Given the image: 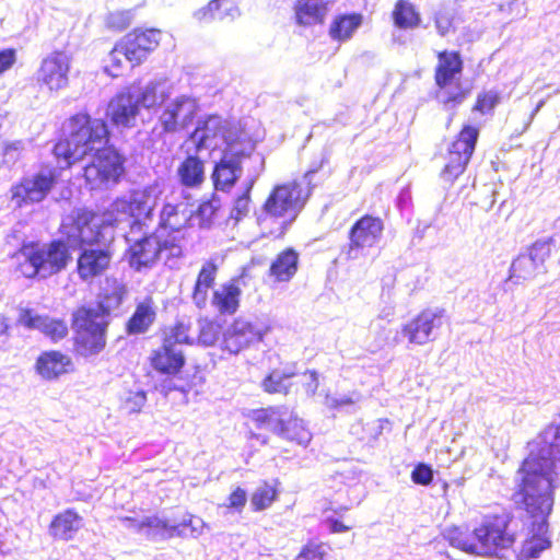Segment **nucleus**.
I'll list each match as a JSON object with an SVG mask.
<instances>
[{"label": "nucleus", "instance_id": "79ce46f5", "mask_svg": "<svg viewBox=\"0 0 560 560\" xmlns=\"http://www.w3.org/2000/svg\"><path fill=\"white\" fill-rule=\"evenodd\" d=\"M393 20L399 28H413L420 23V15L415 5L407 0H399L393 11Z\"/></svg>", "mask_w": 560, "mask_h": 560}, {"label": "nucleus", "instance_id": "4be33fe9", "mask_svg": "<svg viewBox=\"0 0 560 560\" xmlns=\"http://www.w3.org/2000/svg\"><path fill=\"white\" fill-rule=\"evenodd\" d=\"M253 152H231L221 153L220 162L215 164L212 173L214 187L219 190L230 189L242 174V161L250 156Z\"/></svg>", "mask_w": 560, "mask_h": 560}, {"label": "nucleus", "instance_id": "a18cd8bd", "mask_svg": "<svg viewBox=\"0 0 560 560\" xmlns=\"http://www.w3.org/2000/svg\"><path fill=\"white\" fill-rule=\"evenodd\" d=\"M198 342L205 347H212L222 338L221 325L209 318L198 320Z\"/></svg>", "mask_w": 560, "mask_h": 560}, {"label": "nucleus", "instance_id": "4468645a", "mask_svg": "<svg viewBox=\"0 0 560 560\" xmlns=\"http://www.w3.org/2000/svg\"><path fill=\"white\" fill-rule=\"evenodd\" d=\"M72 57L69 52L57 50L47 55L37 71V81L49 92L57 93L69 84Z\"/></svg>", "mask_w": 560, "mask_h": 560}, {"label": "nucleus", "instance_id": "ea45409f", "mask_svg": "<svg viewBox=\"0 0 560 560\" xmlns=\"http://www.w3.org/2000/svg\"><path fill=\"white\" fill-rule=\"evenodd\" d=\"M178 175L185 186H197L205 179L203 163L196 156H188L178 167Z\"/></svg>", "mask_w": 560, "mask_h": 560}, {"label": "nucleus", "instance_id": "f3484780", "mask_svg": "<svg viewBox=\"0 0 560 560\" xmlns=\"http://www.w3.org/2000/svg\"><path fill=\"white\" fill-rule=\"evenodd\" d=\"M478 139V129L466 126L458 138L452 143L448 161L442 172L445 180L453 182L458 177L468 164Z\"/></svg>", "mask_w": 560, "mask_h": 560}, {"label": "nucleus", "instance_id": "c9c22d12", "mask_svg": "<svg viewBox=\"0 0 560 560\" xmlns=\"http://www.w3.org/2000/svg\"><path fill=\"white\" fill-rule=\"evenodd\" d=\"M217 277V266L213 262H206L197 277L192 292V301L199 308H203L208 301V291L213 285Z\"/></svg>", "mask_w": 560, "mask_h": 560}, {"label": "nucleus", "instance_id": "a211bd4d", "mask_svg": "<svg viewBox=\"0 0 560 560\" xmlns=\"http://www.w3.org/2000/svg\"><path fill=\"white\" fill-rule=\"evenodd\" d=\"M198 103L187 95H179L166 102L160 115V122L166 132H177L187 128L198 113Z\"/></svg>", "mask_w": 560, "mask_h": 560}, {"label": "nucleus", "instance_id": "c85d7f7f", "mask_svg": "<svg viewBox=\"0 0 560 560\" xmlns=\"http://www.w3.org/2000/svg\"><path fill=\"white\" fill-rule=\"evenodd\" d=\"M172 91V84L167 80L160 79L145 84L136 96L141 107L150 109L168 102Z\"/></svg>", "mask_w": 560, "mask_h": 560}, {"label": "nucleus", "instance_id": "864d4df0", "mask_svg": "<svg viewBox=\"0 0 560 560\" xmlns=\"http://www.w3.org/2000/svg\"><path fill=\"white\" fill-rule=\"evenodd\" d=\"M171 340V345L175 343H192L194 338L188 335V326L184 323H178L174 326L171 335L165 339Z\"/></svg>", "mask_w": 560, "mask_h": 560}, {"label": "nucleus", "instance_id": "f8f14e48", "mask_svg": "<svg viewBox=\"0 0 560 560\" xmlns=\"http://www.w3.org/2000/svg\"><path fill=\"white\" fill-rule=\"evenodd\" d=\"M56 175L51 168L23 177L11 189V202L16 208H24L43 201L55 184Z\"/></svg>", "mask_w": 560, "mask_h": 560}, {"label": "nucleus", "instance_id": "473e14b6", "mask_svg": "<svg viewBox=\"0 0 560 560\" xmlns=\"http://www.w3.org/2000/svg\"><path fill=\"white\" fill-rule=\"evenodd\" d=\"M241 289L230 282L222 284L213 292L212 305L221 314H233L240 305Z\"/></svg>", "mask_w": 560, "mask_h": 560}, {"label": "nucleus", "instance_id": "aec40b11", "mask_svg": "<svg viewBox=\"0 0 560 560\" xmlns=\"http://www.w3.org/2000/svg\"><path fill=\"white\" fill-rule=\"evenodd\" d=\"M162 32L160 30H136L125 35L120 43L129 57L130 67L143 62L148 56L160 45Z\"/></svg>", "mask_w": 560, "mask_h": 560}, {"label": "nucleus", "instance_id": "393cba45", "mask_svg": "<svg viewBox=\"0 0 560 560\" xmlns=\"http://www.w3.org/2000/svg\"><path fill=\"white\" fill-rule=\"evenodd\" d=\"M70 357L59 351L43 352L36 360V373L46 381H52L72 370Z\"/></svg>", "mask_w": 560, "mask_h": 560}, {"label": "nucleus", "instance_id": "f704fd0d", "mask_svg": "<svg viewBox=\"0 0 560 560\" xmlns=\"http://www.w3.org/2000/svg\"><path fill=\"white\" fill-rule=\"evenodd\" d=\"M327 12L322 0H298L295 19L300 25L310 26L323 22Z\"/></svg>", "mask_w": 560, "mask_h": 560}, {"label": "nucleus", "instance_id": "6e6552de", "mask_svg": "<svg viewBox=\"0 0 560 560\" xmlns=\"http://www.w3.org/2000/svg\"><path fill=\"white\" fill-rule=\"evenodd\" d=\"M16 271L25 278L50 277L63 268L70 260L66 244L55 241L49 244H24L13 256Z\"/></svg>", "mask_w": 560, "mask_h": 560}, {"label": "nucleus", "instance_id": "423d86ee", "mask_svg": "<svg viewBox=\"0 0 560 560\" xmlns=\"http://www.w3.org/2000/svg\"><path fill=\"white\" fill-rule=\"evenodd\" d=\"M306 173L300 179L276 185L264 202L257 222L260 230L271 236H282L295 221L311 195V177Z\"/></svg>", "mask_w": 560, "mask_h": 560}, {"label": "nucleus", "instance_id": "13d9d810", "mask_svg": "<svg viewBox=\"0 0 560 560\" xmlns=\"http://www.w3.org/2000/svg\"><path fill=\"white\" fill-rule=\"evenodd\" d=\"M15 62V51L13 49L0 50V74L9 70Z\"/></svg>", "mask_w": 560, "mask_h": 560}, {"label": "nucleus", "instance_id": "ddd939ff", "mask_svg": "<svg viewBox=\"0 0 560 560\" xmlns=\"http://www.w3.org/2000/svg\"><path fill=\"white\" fill-rule=\"evenodd\" d=\"M269 328L258 322L244 317L235 318L223 330L221 349L231 354H237L254 343L260 342Z\"/></svg>", "mask_w": 560, "mask_h": 560}, {"label": "nucleus", "instance_id": "0e129e2a", "mask_svg": "<svg viewBox=\"0 0 560 560\" xmlns=\"http://www.w3.org/2000/svg\"><path fill=\"white\" fill-rule=\"evenodd\" d=\"M21 147H22V142H20V141L13 142L5 148V154H9L10 151H12V150L18 151L21 149Z\"/></svg>", "mask_w": 560, "mask_h": 560}, {"label": "nucleus", "instance_id": "6ab92c4d", "mask_svg": "<svg viewBox=\"0 0 560 560\" xmlns=\"http://www.w3.org/2000/svg\"><path fill=\"white\" fill-rule=\"evenodd\" d=\"M383 221L380 218L365 215L350 231V246L347 252L349 259H358L361 250L371 248L380 242L383 233Z\"/></svg>", "mask_w": 560, "mask_h": 560}, {"label": "nucleus", "instance_id": "09e8293b", "mask_svg": "<svg viewBox=\"0 0 560 560\" xmlns=\"http://www.w3.org/2000/svg\"><path fill=\"white\" fill-rule=\"evenodd\" d=\"M253 180L247 185L245 191L240 195L233 202L230 217L231 219L237 221H241L243 218H245L250 210V189L253 187Z\"/></svg>", "mask_w": 560, "mask_h": 560}, {"label": "nucleus", "instance_id": "9b49d317", "mask_svg": "<svg viewBox=\"0 0 560 560\" xmlns=\"http://www.w3.org/2000/svg\"><path fill=\"white\" fill-rule=\"evenodd\" d=\"M287 416L288 411L285 408L271 407L252 411L250 419L258 429H267L287 440L306 446L311 442L312 434L305 427L304 421L302 419H291L290 423L299 429L298 433H293L290 427H284Z\"/></svg>", "mask_w": 560, "mask_h": 560}, {"label": "nucleus", "instance_id": "de8ad7c7", "mask_svg": "<svg viewBox=\"0 0 560 560\" xmlns=\"http://www.w3.org/2000/svg\"><path fill=\"white\" fill-rule=\"evenodd\" d=\"M173 525L179 526V529L183 530L180 536L189 535L194 538H197L200 535H202L207 527L202 518L190 514L185 515L179 523Z\"/></svg>", "mask_w": 560, "mask_h": 560}, {"label": "nucleus", "instance_id": "1a4fd4ad", "mask_svg": "<svg viewBox=\"0 0 560 560\" xmlns=\"http://www.w3.org/2000/svg\"><path fill=\"white\" fill-rule=\"evenodd\" d=\"M463 61L458 52L443 51L439 54L435 70V82L439 88L436 97L447 109L460 104L469 94L462 84Z\"/></svg>", "mask_w": 560, "mask_h": 560}, {"label": "nucleus", "instance_id": "2f4dec72", "mask_svg": "<svg viewBox=\"0 0 560 560\" xmlns=\"http://www.w3.org/2000/svg\"><path fill=\"white\" fill-rule=\"evenodd\" d=\"M125 294L126 288L121 282L107 279L106 284L100 294L97 305L92 308L104 314L105 319H107V316L120 306Z\"/></svg>", "mask_w": 560, "mask_h": 560}, {"label": "nucleus", "instance_id": "69168bd1", "mask_svg": "<svg viewBox=\"0 0 560 560\" xmlns=\"http://www.w3.org/2000/svg\"><path fill=\"white\" fill-rule=\"evenodd\" d=\"M291 419H298V418H296V417H293L292 415H289V413H288V416H287V421H285V423H284V427H290V428H291V431H292L293 433H298V432H299V429H298V428H294V427L290 423Z\"/></svg>", "mask_w": 560, "mask_h": 560}, {"label": "nucleus", "instance_id": "4c0bfd02", "mask_svg": "<svg viewBox=\"0 0 560 560\" xmlns=\"http://www.w3.org/2000/svg\"><path fill=\"white\" fill-rule=\"evenodd\" d=\"M298 270V254L293 249H287L278 255L270 267L271 276L278 281L290 280Z\"/></svg>", "mask_w": 560, "mask_h": 560}, {"label": "nucleus", "instance_id": "5701e85b", "mask_svg": "<svg viewBox=\"0 0 560 560\" xmlns=\"http://www.w3.org/2000/svg\"><path fill=\"white\" fill-rule=\"evenodd\" d=\"M18 323L28 329H37L52 340H59L67 335L68 328L62 320L38 315L28 307H19Z\"/></svg>", "mask_w": 560, "mask_h": 560}, {"label": "nucleus", "instance_id": "f257e3e1", "mask_svg": "<svg viewBox=\"0 0 560 560\" xmlns=\"http://www.w3.org/2000/svg\"><path fill=\"white\" fill-rule=\"evenodd\" d=\"M164 192L163 185L154 183L143 189L131 190L118 197L103 213L77 210L63 219L62 233L75 244H96L102 248L84 249L78 259V273L84 281L101 276L110 264L112 254L106 245L114 240L116 228L126 224L131 232L151 218Z\"/></svg>", "mask_w": 560, "mask_h": 560}, {"label": "nucleus", "instance_id": "dca6fc26", "mask_svg": "<svg viewBox=\"0 0 560 560\" xmlns=\"http://www.w3.org/2000/svg\"><path fill=\"white\" fill-rule=\"evenodd\" d=\"M444 311L441 308H427L402 326L400 335L407 338L409 343L423 346L436 338L438 330L442 327Z\"/></svg>", "mask_w": 560, "mask_h": 560}, {"label": "nucleus", "instance_id": "37998d69", "mask_svg": "<svg viewBox=\"0 0 560 560\" xmlns=\"http://www.w3.org/2000/svg\"><path fill=\"white\" fill-rule=\"evenodd\" d=\"M171 203L175 207H184L185 211L188 213L187 223L189 221H197L200 226L209 225L212 222L217 210L219 209V201L214 199L201 202L194 213L188 209V206L185 202L176 205L173 202Z\"/></svg>", "mask_w": 560, "mask_h": 560}, {"label": "nucleus", "instance_id": "a878e982", "mask_svg": "<svg viewBox=\"0 0 560 560\" xmlns=\"http://www.w3.org/2000/svg\"><path fill=\"white\" fill-rule=\"evenodd\" d=\"M151 363L161 373L175 374L184 365V355L179 349L171 345V340H165L164 345L154 351Z\"/></svg>", "mask_w": 560, "mask_h": 560}, {"label": "nucleus", "instance_id": "a19ab883", "mask_svg": "<svg viewBox=\"0 0 560 560\" xmlns=\"http://www.w3.org/2000/svg\"><path fill=\"white\" fill-rule=\"evenodd\" d=\"M154 317L155 312L153 310L151 301H144L140 303L137 306L132 317L128 322V331L130 334L144 332L153 323Z\"/></svg>", "mask_w": 560, "mask_h": 560}, {"label": "nucleus", "instance_id": "72a5a7b5", "mask_svg": "<svg viewBox=\"0 0 560 560\" xmlns=\"http://www.w3.org/2000/svg\"><path fill=\"white\" fill-rule=\"evenodd\" d=\"M526 511L533 516V517H537L539 518V522H538V534L536 535H533L532 538L527 539L524 544H523V547H522V556L527 558V559H532V558H537L539 557V555L548 549L550 547V541L549 539L545 536L546 532H547V524H546V518L547 516L551 513V511L544 515V514H538V513H532L529 512L527 509Z\"/></svg>", "mask_w": 560, "mask_h": 560}, {"label": "nucleus", "instance_id": "603ef678", "mask_svg": "<svg viewBox=\"0 0 560 560\" xmlns=\"http://www.w3.org/2000/svg\"><path fill=\"white\" fill-rule=\"evenodd\" d=\"M130 23V14L126 11L112 12L106 18V25L109 28L121 31Z\"/></svg>", "mask_w": 560, "mask_h": 560}, {"label": "nucleus", "instance_id": "7c9ffc66", "mask_svg": "<svg viewBox=\"0 0 560 560\" xmlns=\"http://www.w3.org/2000/svg\"><path fill=\"white\" fill-rule=\"evenodd\" d=\"M82 527V517L73 510H66L57 514L49 526V533L55 538L70 540Z\"/></svg>", "mask_w": 560, "mask_h": 560}, {"label": "nucleus", "instance_id": "8fccbe9b", "mask_svg": "<svg viewBox=\"0 0 560 560\" xmlns=\"http://www.w3.org/2000/svg\"><path fill=\"white\" fill-rule=\"evenodd\" d=\"M147 402V395L143 390L130 392L122 401V409L127 413H138Z\"/></svg>", "mask_w": 560, "mask_h": 560}, {"label": "nucleus", "instance_id": "3c124183", "mask_svg": "<svg viewBox=\"0 0 560 560\" xmlns=\"http://www.w3.org/2000/svg\"><path fill=\"white\" fill-rule=\"evenodd\" d=\"M247 502V493L244 489L237 487L228 497L226 502L222 505L226 509L241 513Z\"/></svg>", "mask_w": 560, "mask_h": 560}, {"label": "nucleus", "instance_id": "e2e57ef3", "mask_svg": "<svg viewBox=\"0 0 560 560\" xmlns=\"http://www.w3.org/2000/svg\"><path fill=\"white\" fill-rule=\"evenodd\" d=\"M435 24H436V28H438L439 33L442 36H445L448 33L451 23L447 19L438 18L435 20Z\"/></svg>", "mask_w": 560, "mask_h": 560}, {"label": "nucleus", "instance_id": "c03bdc74", "mask_svg": "<svg viewBox=\"0 0 560 560\" xmlns=\"http://www.w3.org/2000/svg\"><path fill=\"white\" fill-rule=\"evenodd\" d=\"M277 482H264L259 485L250 497V506L253 511L259 512L268 509L277 500Z\"/></svg>", "mask_w": 560, "mask_h": 560}, {"label": "nucleus", "instance_id": "cd10ccee", "mask_svg": "<svg viewBox=\"0 0 560 560\" xmlns=\"http://www.w3.org/2000/svg\"><path fill=\"white\" fill-rule=\"evenodd\" d=\"M364 16L361 13L350 12L336 15L329 26V36L337 42L350 40L362 26Z\"/></svg>", "mask_w": 560, "mask_h": 560}, {"label": "nucleus", "instance_id": "338daca9", "mask_svg": "<svg viewBox=\"0 0 560 560\" xmlns=\"http://www.w3.org/2000/svg\"><path fill=\"white\" fill-rule=\"evenodd\" d=\"M544 105H545V101H544V100H542V101H540V102L537 104L536 108L534 109V112H533V113H532V115H530L529 121H532V120L534 119L535 115L540 110V108H541Z\"/></svg>", "mask_w": 560, "mask_h": 560}, {"label": "nucleus", "instance_id": "4d7b16f0", "mask_svg": "<svg viewBox=\"0 0 560 560\" xmlns=\"http://www.w3.org/2000/svg\"><path fill=\"white\" fill-rule=\"evenodd\" d=\"M411 477L413 482L425 486L432 481L433 471L429 466L420 464L413 469Z\"/></svg>", "mask_w": 560, "mask_h": 560}, {"label": "nucleus", "instance_id": "052dcab7", "mask_svg": "<svg viewBox=\"0 0 560 560\" xmlns=\"http://www.w3.org/2000/svg\"><path fill=\"white\" fill-rule=\"evenodd\" d=\"M304 377V384H305V389H306V393L308 395H314L317 390V387H318V376H317V373L312 371V372H308V373H305L303 375Z\"/></svg>", "mask_w": 560, "mask_h": 560}, {"label": "nucleus", "instance_id": "0eeeda50", "mask_svg": "<svg viewBox=\"0 0 560 560\" xmlns=\"http://www.w3.org/2000/svg\"><path fill=\"white\" fill-rule=\"evenodd\" d=\"M257 139L246 130V125L231 121L218 115L198 120L197 127L186 140L187 150L210 152H253Z\"/></svg>", "mask_w": 560, "mask_h": 560}, {"label": "nucleus", "instance_id": "39448f33", "mask_svg": "<svg viewBox=\"0 0 560 560\" xmlns=\"http://www.w3.org/2000/svg\"><path fill=\"white\" fill-rule=\"evenodd\" d=\"M188 213L184 207L165 202L155 232L143 238L126 236L130 246L127 252L129 264L136 270L151 267L160 257L170 259L182 255L180 230L186 226Z\"/></svg>", "mask_w": 560, "mask_h": 560}, {"label": "nucleus", "instance_id": "58836bf2", "mask_svg": "<svg viewBox=\"0 0 560 560\" xmlns=\"http://www.w3.org/2000/svg\"><path fill=\"white\" fill-rule=\"evenodd\" d=\"M103 63L104 72L112 78L121 75L128 69V66L130 65L129 57L120 40L110 50Z\"/></svg>", "mask_w": 560, "mask_h": 560}, {"label": "nucleus", "instance_id": "bf43d9fd", "mask_svg": "<svg viewBox=\"0 0 560 560\" xmlns=\"http://www.w3.org/2000/svg\"><path fill=\"white\" fill-rule=\"evenodd\" d=\"M326 524L331 533H345L353 527V524H345L342 521L327 516Z\"/></svg>", "mask_w": 560, "mask_h": 560}, {"label": "nucleus", "instance_id": "9d476101", "mask_svg": "<svg viewBox=\"0 0 560 560\" xmlns=\"http://www.w3.org/2000/svg\"><path fill=\"white\" fill-rule=\"evenodd\" d=\"M107 324L104 314L97 310L79 308L73 316L77 351L84 357L102 351L106 343L105 330Z\"/></svg>", "mask_w": 560, "mask_h": 560}, {"label": "nucleus", "instance_id": "b1692460", "mask_svg": "<svg viewBox=\"0 0 560 560\" xmlns=\"http://www.w3.org/2000/svg\"><path fill=\"white\" fill-rule=\"evenodd\" d=\"M139 102L130 91L117 94L108 104L107 116L116 126L131 127L139 114Z\"/></svg>", "mask_w": 560, "mask_h": 560}, {"label": "nucleus", "instance_id": "2eb2a0df", "mask_svg": "<svg viewBox=\"0 0 560 560\" xmlns=\"http://www.w3.org/2000/svg\"><path fill=\"white\" fill-rule=\"evenodd\" d=\"M551 238L535 242L527 253L520 254L510 267L509 280L514 283L534 278L551 254Z\"/></svg>", "mask_w": 560, "mask_h": 560}, {"label": "nucleus", "instance_id": "680f3d73", "mask_svg": "<svg viewBox=\"0 0 560 560\" xmlns=\"http://www.w3.org/2000/svg\"><path fill=\"white\" fill-rule=\"evenodd\" d=\"M9 328V318L0 314V345H3L8 340Z\"/></svg>", "mask_w": 560, "mask_h": 560}, {"label": "nucleus", "instance_id": "6e6d98bb", "mask_svg": "<svg viewBox=\"0 0 560 560\" xmlns=\"http://www.w3.org/2000/svg\"><path fill=\"white\" fill-rule=\"evenodd\" d=\"M499 96L495 92H485L480 94L477 98V103L474 109L479 110L481 113H486L491 110L495 104L498 103Z\"/></svg>", "mask_w": 560, "mask_h": 560}, {"label": "nucleus", "instance_id": "f03ea898", "mask_svg": "<svg viewBox=\"0 0 560 560\" xmlns=\"http://www.w3.org/2000/svg\"><path fill=\"white\" fill-rule=\"evenodd\" d=\"M66 138L54 148L57 159H62L68 167L85 155L93 154L92 162L84 167V177L92 189L117 183L124 172L120 155L107 147V127L101 119H92L86 114H78L66 124Z\"/></svg>", "mask_w": 560, "mask_h": 560}, {"label": "nucleus", "instance_id": "bb28decb", "mask_svg": "<svg viewBox=\"0 0 560 560\" xmlns=\"http://www.w3.org/2000/svg\"><path fill=\"white\" fill-rule=\"evenodd\" d=\"M236 16H238V9L231 0H211L192 14V18L201 24L217 20H234Z\"/></svg>", "mask_w": 560, "mask_h": 560}, {"label": "nucleus", "instance_id": "412c9836", "mask_svg": "<svg viewBox=\"0 0 560 560\" xmlns=\"http://www.w3.org/2000/svg\"><path fill=\"white\" fill-rule=\"evenodd\" d=\"M120 522L124 527L141 533L151 539H166L183 533L179 526H174L167 520L156 515L144 516L140 520L122 517Z\"/></svg>", "mask_w": 560, "mask_h": 560}, {"label": "nucleus", "instance_id": "49530a36", "mask_svg": "<svg viewBox=\"0 0 560 560\" xmlns=\"http://www.w3.org/2000/svg\"><path fill=\"white\" fill-rule=\"evenodd\" d=\"M329 547L323 542L310 541L302 547L294 560H326Z\"/></svg>", "mask_w": 560, "mask_h": 560}, {"label": "nucleus", "instance_id": "5fc2aeb1", "mask_svg": "<svg viewBox=\"0 0 560 560\" xmlns=\"http://www.w3.org/2000/svg\"><path fill=\"white\" fill-rule=\"evenodd\" d=\"M354 402L353 398L348 395H329L327 394L324 399V405L328 409L339 410L348 407Z\"/></svg>", "mask_w": 560, "mask_h": 560}, {"label": "nucleus", "instance_id": "7ed1b4c3", "mask_svg": "<svg viewBox=\"0 0 560 560\" xmlns=\"http://www.w3.org/2000/svg\"><path fill=\"white\" fill-rule=\"evenodd\" d=\"M560 475V423L548 427L529 444V455L517 472L518 495L532 513L548 514Z\"/></svg>", "mask_w": 560, "mask_h": 560}, {"label": "nucleus", "instance_id": "c756f323", "mask_svg": "<svg viewBox=\"0 0 560 560\" xmlns=\"http://www.w3.org/2000/svg\"><path fill=\"white\" fill-rule=\"evenodd\" d=\"M296 376V368L293 364H284L273 369L261 382V387L269 394L287 395Z\"/></svg>", "mask_w": 560, "mask_h": 560}, {"label": "nucleus", "instance_id": "20e7f679", "mask_svg": "<svg viewBox=\"0 0 560 560\" xmlns=\"http://www.w3.org/2000/svg\"><path fill=\"white\" fill-rule=\"evenodd\" d=\"M518 536L517 524L506 511L485 514L471 533L458 527L446 528L444 539L467 553L482 557H501L514 545Z\"/></svg>", "mask_w": 560, "mask_h": 560}, {"label": "nucleus", "instance_id": "e433bc0d", "mask_svg": "<svg viewBox=\"0 0 560 560\" xmlns=\"http://www.w3.org/2000/svg\"><path fill=\"white\" fill-rule=\"evenodd\" d=\"M340 487L337 491V501L342 502L343 498L347 500L348 505H345L343 509H349L350 506L360 503L365 494V486L361 479L355 477H347L339 476Z\"/></svg>", "mask_w": 560, "mask_h": 560}]
</instances>
